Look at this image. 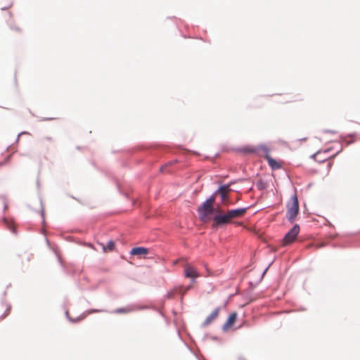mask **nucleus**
<instances>
[{
	"mask_svg": "<svg viewBox=\"0 0 360 360\" xmlns=\"http://www.w3.org/2000/svg\"><path fill=\"white\" fill-rule=\"evenodd\" d=\"M214 202V197L211 196L198 208L199 217L202 221H207L210 219V216L214 212L213 203Z\"/></svg>",
	"mask_w": 360,
	"mask_h": 360,
	"instance_id": "1",
	"label": "nucleus"
},
{
	"mask_svg": "<svg viewBox=\"0 0 360 360\" xmlns=\"http://www.w3.org/2000/svg\"><path fill=\"white\" fill-rule=\"evenodd\" d=\"M287 218L290 222H293L299 212V202L296 195L292 197L291 202L287 205Z\"/></svg>",
	"mask_w": 360,
	"mask_h": 360,
	"instance_id": "2",
	"label": "nucleus"
},
{
	"mask_svg": "<svg viewBox=\"0 0 360 360\" xmlns=\"http://www.w3.org/2000/svg\"><path fill=\"white\" fill-rule=\"evenodd\" d=\"M300 232V226L295 224L285 236L283 240V245H288L293 243Z\"/></svg>",
	"mask_w": 360,
	"mask_h": 360,
	"instance_id": "3",
	"label": "nucleus"
},
{
	"mask_svg": "<svg viewBox=\"0 0 360 360\" xmlns=\"http://www.w3.org/2000/svg\"><path fill=\"white\" fill-rule=\"evenodd\" d=\"M213 227H217L223 224L229 223L231 221V219L229 217L228 213L226 212V214H216L213 218Z\"/></svg>",
	"mask_w": 360,
	"mask_h": 360,
	"instance_id": "4",
	"label": "nucleus"
},
{
	"mask_svg": "<svg viewBox=\"0 0 360 360\" xmlns=\"http://www.w3.org/2000/svg\"><path fill=\"white\" fill-rule=\"evenodd\" d=\"M184 275L186 278L195 279L200 276L197 269L193 266L187 264L184 267Z\"/></svg>",
	"mask_w": 360,
	"mask_h": 360,
	"instance_id": "5",
	"label": "nucleus"
},
{
	"mask_svg": "<svg viewBox=\"0 0 360 360\" xmlns=\"http://www.w3.org/2000/svg\"><path fill=\"white\" fill-rule=\"evenodd\" d=\"M248 208H238L236 210H231L227 212L231 221L233 219L239 218L243 216L247 212Z\"/></svg>",
	"mask_w": 360,
	"mask_h": 360,
	"instance_id": "6",
	"label": "nucleus"
},
{
	"mask_svg": "<svg viewBox=\"0 0 360 360\" xmlns=\"http://www.w3.org/2000/svg\"><path fill=\"white\" fill-rule=\"evenodd\" d=\"M149 252V250L148 248L143 247H137L134 248L131 250L130 254L131 255H136L139 257L146 256Z\"/></svg>",
	"mask_w": 360,
	"mask_h": 360,
	"instance_id": "7",
	"label": "nucleus"
},
{
	"mask_svg": "<svg viewBox=\"0 0 360 360\" xmlns=\"http://www.w3.org/2000/svg\"><path fill=\"white\" fill-rule=\"evenodd\" d=\"M237 319V313L234 312L230 314L226 323L223 326V330H229L236 321Z\"/></svg>",
	"mask_w": 360,
	"mask_h": 360,
	"instance_id": "8",
	"label": "nucleus"
},
{
	"mask_svg": "<svg viewBox=\"0 0 360 360\" xmlns=\"http://www.w3.org/2000/svg\"><path fill=\"white\" fill-rule=\"evenodd\" d=\"M229 191V186H221L218 189V193L221 195L222 202L226 203L228 202L229 198L227 195V193Z\"/></svg>",
	"mask_w": 360,
	"mask_h": 360,
	"instance_id": "9",
	"label": "nucleus"
},
{
	"mask_svg": "<svg viewBox=\"0 0 360 360\" xmlns=\"http://www.w3.org/2000/svg\"><path fill=\"white\" fill-rule=\"evenodd\" d=\"M219 313V308H217L212 311V313L206 318L203 323V326H207L210 325L214 319L217 318Z\"/></svg>",
	"mask_w": 360,
	"mask_h": 360,
	"instance_id": "10",
	"label": "nucleus"
},
{
	"mask_svg": "<svg viewBox=\"0 0 360 360\" xmlns=\"http://www.w3.org/2000/svg\"><path fill=\"white\" fill-rule=\"evenodd\" d=\"M265 158L267 160L269 166L273 169H280L281 167V165L276 160L272 158L270 155H265Z\"/></svg>",
	"mask_w": 360,
	"mask_h": 360,
	"instance_id": "11",
	"label": "nucleus"
},
{
	"mask_svg": "<svg viewBox=\"0 0 360 360\" xmlns=\"http://www.w3.org/2000/svg\"><path fill=\"white\" fill-rule=\"evenodd\" d=\"M115 248V244L114 241L109 240L105 245L103 246V251L105 252H111Z\"/></svg>",
	"mask_w": 360,
	"mask_h": 360,
	"instance_id": "12",
	"label": "nucleus"
},
{
	"mask_svg": "<svg viewBox=\"0 0 360 360\" xmlns=\"http://www.w3.org/2000/svg\"><path fill=\"white\" fill-rule=\"evenodd\" d=\"M134 311V309L131 307H125L122 308H118L115 309L113 312L115 314H127Z\"/></svg>",
	"mask_w": 360,
	"mask_h": 360,
	"instance_id": "13",
	"label": "nucleus"
},
{
	"mask_svg": "<svg viewBox=\"0 0 360 360\" xmlns=\"http://www.w3.org/2000/svg\"><path fill=\"white\" fill-rule=\"evenodd\" d=\"M243 152L247 153H255L256 152V149L255 148L249 147V146L245 147L243 149Z\"/></svg>",
	"mask_w": 360,
	"mask_h": 360,
	"instance_id": "14",
	"label": "nucleus"
}]
</instances>
